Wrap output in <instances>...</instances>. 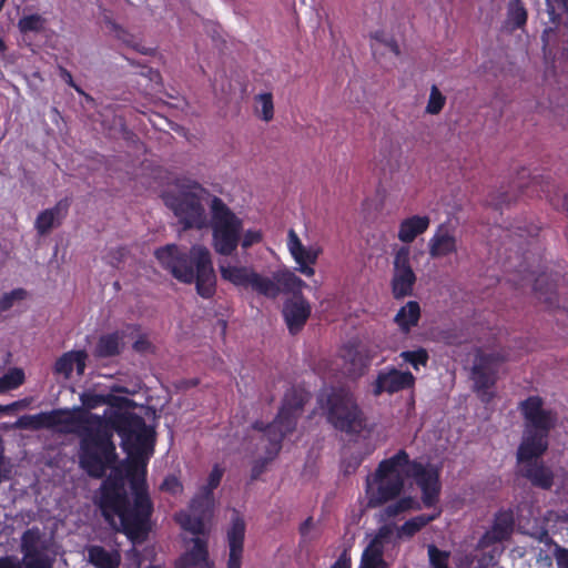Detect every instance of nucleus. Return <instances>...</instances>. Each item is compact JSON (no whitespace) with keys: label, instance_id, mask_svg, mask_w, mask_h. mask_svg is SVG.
Instances as JSON below:
<instances>
[{"label":"nucleus","instance_id":"obj_16","mask_svg":"<svg viewBox=\"0 0 568 568\" xmlns=\"http://www.w3.org/2000/svg\"><path fill=\"white\" fill-rule=\"evenodd\" d=\"M246 524L237 509L232 510L231 523L226 530V539L230 548L227 568H241L244 550Z\"/></svg>","mask_w":568,"mask_h":568},{"label":"nucleus","instance_id":"obj_13","mask_svg":"<svg viewBox=\"0 0 568 568\" xmlns=\"http://www.w3.org/2000/svg\"><path fill=\"white\" fill-rule=\"evenodd\" d=\"M416 274L410 265V248L400 246L393 261V276L390 281L392 294L395 300L410 296L416 283Z\"/></svg>","mask_w":568,"mask_h":568},{"label":"nucleus","instance_id":"obj_29","mask_svg":"<svg viewBox=\"0 0 568 568\" xmlns=\"http://www.w3.org/2000/svg\"><path fill=\"white\" fill-rule=\"evenodd\" d=\"M440 516V510L434 514H422L406 520L399 528H397L398 538H412L426 527L432 521Z\"/></svg>","mask_w":568,"mask_h":568},{"label":"nucleus","instance_id":"obj_22","mask_svg":"<svg viewBox=\"0 0 568 568\" xmlns=\"http://www.w3.org/2000/svg\"><path fill=\"white\" fill-rule=\"evenodd\" d=\"M514 524L511 510H499L495 515L491 528L479 538L477 547L484 549L508 539L513 532Z\"/></svg>","mask_w":568,"mask_h":568},{"label":"nucleus","instance_id":"obj_33","mask_svg":"<svg viewBox=\"0 0 568 568\" xmlns=\"http://www.w3.org/2000/svg\"><path fill=\"white\" fill-rule=\"evenodd\" d=\"M527 10L525 9L521 0H510L507 11V22L511 28H523L527 22Z\"/></svg>","mask_w":568,"mask_h":568},{"label":"nucleus","instance_id":"obj_43","mask_svg":"<svg viewBox=\"0 0 568 568\" xmlns=\"http://www.w3.org/2000/svg\"><path fill=\"white\" fill-rule=\"evenodd\" d=\"M535 184V179L529 181V183H520V182H516L515 186L517 189V193L516 194H510L508 191H505V192H501L500 193V196H499V200H498V203L499 204H508L510 203L513 200H515L518 195H524V194H529V190L531 187V185Z\"/></svg>","mask_w":568,"mask_h":568},{"label":"nucleus","instance_id":"obj_36","mask_svg":"<svg viewBox=\"0 0 568 568\" xmlns=\"http://www.w3.org/2000/svg\"><path fill=\"white\" fill-rule=\"evenodd\" d=\"M404 362L410 364L414 369L418 371L420 366H426L429 355L426 348L419 347L415 351H404L399 354Z\"/></svg>","mask_w":568,"mask_h":568},{"label":"nucleus","instance_id":"obj_28","mask_svg":"<svg viewBox=\"0 0 568 568\" xmlns=\"http://www.w3.org/2000/svg\"><path fill=\"white\" fill-rule=\"evenodd\" d=\"M88 561L95 568H119L121 555L118 550H106L99 545L87 548Z\"/></svg>","mask_w":568,"mask_h":568},{"label":"nucleus","instance_id":"obj_54","mask_svg":"<svg viewBox=\"0 0 568 568\" xmlns=\"http://www.w3.org/2000/svg\"><path fill=\"white\" fill-rule=\"evenodd\" d=\"M539 542L545 544L547 547H554L556 549V545H558L548 534L546 529L541 530L537 537Z\"/></svg>","mask_w":568,"mask_h":568},{"label":"nucleus","instance_id":"obj_14","mask_svg":"<svg viewBox=\"0 0 568 568\" xmlns=\"http://www.w3.org/2000/svg\"><path fill=\"white\" fill-rule=\"evenodd\" d=\"M416 378L409 372H403L395 367H389L379 371L375 382L373 383V395L381 396L384 393L395 394L404 389H409L415 386Z\"/></svg>","mask_w":568,"mask_h":568},{"label":"nucleus","instance_id":"obj_5","mask_svg":"<svg viewBox=\"0 0 568 568\" xmlns=\"http://www.w3.org/2000/svg\"><path fill=\"white\" fill-rule=\"evenodd\" d=\"M408 463V453L399 449L393 456L381 460L375 471L366 478L367 504L377 508L398 498L405 487L402 467Z\"/></svg>","mask_w":568,"mask_h":568},{"label":"nucleus","instance_id":"obj_38","mask_svg":"<svg viewBox=\"0 0 568 568\" xmlns=\"http://www.w3.org/2000/svg\"><path fill=\"white\" fill-rule=\"evenodd\" d=\"M18 27L22 33L39 32L44 28V20L39 14H31L21 18Z\"/></svg>","mask_w":568,"mask_h":568},{"label":"nucleus","instance_id":"obj_46","mask_svg":"<svg viewBox=\"0 0 568 568\" xmlns=\"http://www.w3.org/2000/svg\"><path fill=\"white\" fill-rule=\"evenodd\" d=\"M161 490L176 495L182 491L183 486L175 476H168L160 486Z\"/></svg>","mask_w":568,"mask_h":568},{"label":"nucleus","instance_id":"obj_31","mask_svg":"<svg viewBox=\"0 0 568 568\" xmlns=\"http://www.w3.org/2000/svg\"><path fill=\"white\" fill-rule=\"evenodd\" d=\"M393 501L394 503L388 504L383 510L384 516H386L387 518L396 517L409 510L422 509L419 501H417L413 496H399Z\"/></svg>","mask_w":568,"mask_h":568},{"label":"nucleus","instance_id":"obj_48","mask_svg":"<svg viewBox=\"0 0 568 568\" xmlns=\"http://www.w3.org/2000/svg\"><path fill=\"white\" fill-rule=\"evenodd\" d=\"M331 568H352L351 556L346 549L342 551Z\"/></svg>","mask_w":568,"mask_h":568},{"label":"nucleus","instance_id":"obj_53","mask_svg":"<svg viewBox=\"0 0 568 568\" xmlns=\"http://www.w3.org/2000/svg\"><path fill=\"white\" fill-rule=\"evenodd\" d=\"M0 568H22V565L17 558L3 557L0 558Z\"/></svg>","mask_w":568,"mask_h":568},{"label":"nucleus","instance_id":"obj_26","mask_svg":"<svg viewBox=\"0 0 568 568\" xmlns=\"http://www.w3.org/2000/svg\"><path fill=\"white\" fill-rule=\"evenodd\" d=\"M430 225L428 215H412L404 219L398 226L397 237L402 243L409 244L424 234Z\"/></svg>","mask_w":568,"mask_h":568},{"label":"nucleus","instance_id":"obj_52","mask_svg":"<svg viewBox=\"0 0 568 568\" xmlns=\"http://www.w3.org/2000/svg\"><path fill=\"white\" fill-rule=\"evenodd\" d=\"M72 88H73V90L78 91L80 94L83 95L84 101L81 103L85 110H90L95 106L94 100L90 95L85 94L74 82L72 84Z\"/></svg>","mask_w":568,"mask_h":568},{"label":"nucleus","instance_id":"obj_11","mask_svg":"<svg viewBox=\"0 0 568 568\" xmlns=\"http://www.w3.org/2000/svg\"><path fill=\"white\" fill-rule=\"evenodd\" d=\"M214 495L200 490L190 501V511L180 513L176 517L181 527L195 536L205 534V524L214 510Z\"/></svg>","mask_w":568,"mask_h":568},{"label":"nucleus","instance_id":"obj_55","mask_svg":"<svg viewBox=\"0 0 568 568\" xmlns=\"http://www.w3.org/2000/svg\"><path fill=\"white\" fill-rule=\"evenodd\" d=\"M272 423L265 425L262 420H256L252 424V428L255 429V430H258V432H262L263 435L261 437V440L263 443H266L267 444V436H266V430L268 428V426L271 425Z\"/></svg>","mask_w":568,"mask_h":568},{"label":"nucleus","instance_id":"obj_24","mask_svg":"<svg viewBox=\"0 0 568 568\" xmlns=\"http://www.w3.org/2000/svg\"><path fill=\"white\" fill-rule=\"evenodd\" d=\"M69 213V203L67 200L60 201L54 207L42 211L36 219L34 227L40 235L49 233L52 229L60 225L61 221Z\"/></svg>","mask_w":568,"mask_h":568},{"label":"nucleus","instance_id":"obj_50","mask_svg":"<svg viewBox=\"0 0 568 568\" xmlns=\"http://www.w3.org/2000/svg\"><path fill=\"white\" fill-rule=\"evenodd\" d=\"M85 353L83 351H73V364L77 365L78 374H83Z\"/></svg>","mask_w":568,"mask_h":568},{"label":"nucleus","instance_id":"obj_63","mask_svg":"<svg viewBox=\"0 0 568 568\" xmlns=\"http://www.w3.org/2000/svg\"><path fill=\"white\" fill-rule=\"evenodd\" d=\"M562 3H564V7L566 8V10L568 11V0H562Z\"/></svg>","mask_w":568,"mask_h":568},{"label":"nucleus","instance_id":"obj_6","mask_svg":"<svg viewBox=\"0 0 568 568\" xmlns=\"http://www.w3.org/2000/svg\"><path fill=\"white\" fill-rule=\"evenodd\" d=\"M222 280L236 287L251 288L258 295L267 298H276L281 293V286L285 292H301L304 281L293 272L286 271L272 278L257 273L253 266L246 265H220Z\"/></svg>","mask_w":568,"mask_h":568},{"label":"nucleus","instance_id":"obj_40","mask_svg":"<svg viewBox=\"0 0 568 568\" xmlns=\"http://www.w3.org/2000/svg\"><path fill=\"white\" fill-rule=\"evenodd\" d=\"M27 296V291L23 288H14L8 293H4L0 296V312L8 311L11 308L16 302L24 300Z\"/></svg>","mask_w":568,"mask_h":568},{"label":"nucleus","instance_id":"obj_4","mask_svg":"<svg viewBox=\"0 0 568 568\" xmlns=\"http://www.w3.org/2000/svg\"><path fill=\"white\" fill-rule=\"evenodd\" d=\"M306 400L307 394L302 389L293 387L285 393L282 406L266 430L267 445H265V456L256 459L252 466V480L260 478L265 471L267 464L281 452L284 437L295 430L297 419Z\"/></svg>","mask_w":568,"mask_h":568},{"label":"nucleus","instance_id":"obj_62","mask_svg":"<svg viewBox=\"0 0 568 568\" xmlns=\"http://www.w3.org/2000/svg\"><path fill=\"white\" fill-rule=\"evenodd\" d=\"M65 75L68 77L67 82H68L69 84H71V74H70V73H68V72H65Z\"/></svg>","mask_w":568,"mask_h":568},{"label":"nucleus","instance_id":"obj_17","mask_svg":"<svg viewBox=\"0 0 568 568\" xmlns=\"http://www.w3.org/2000/svg\"><path fill=\"white\" fill-rule=\"evenodd\" d=\"M21 548L26 568H50L51 559L43 549L38 529H29L22 535Z\"/></svg>","mask_w":568,"mask_h":568},{"label":"nucleus","instance_id":"obj_64","mask_svg":"<svg viewBox=\"0 0 568 568\" xmlns=\"http://www.w3.org/2000/svg\"><path fill=\"white\" fill-rule=\"evenodd\" d=\"M519 174H520V176H521V178H525V175H526V170H525V169H523V170H521V172H520Z\"/></svg>","mask_w":568,"mask_h":568},{"label":"nucleus","instance_id":"obj_12","mask_svg":"<svg viewBox=\"0 0 568 568\" xmlns=\"http://www.w3.org/2000/svg\"><path fill=\"white\" fill-rule=\"evenodd\" d=\"M505 357L500 353H481L479 352L471 368V378L476 393L485 400L488 390L493 388L497 382V374ZM490 395L486 402L490 399Z\"/></svg>","mask_w":568,"mask_h":568},{"label":"nucleus","instance_id":"obj_2","mask_svg":"<svg viewBox=\"0 0 568 568\" xmlns=\"http://www.w3.org/2000/svg\"><path fill=\"white\" fill-rule=\"evenodd\" d=\"M525 419V429L517 449V462L521 464L520 473L534 487L550 490L554 486L555 474L539 458L548 449V437L555 427L557 417L550 409L544 408L539 396H529L519 404Z\"/></svg>","mask_w":568,"mask_h":568},{"label":"nucleus","instance_id":"obj_58","mask_svg":"<svg viewBox=\"0 0 568 568\" xmlns=\"http://www.w3.org/2000/svg\"><path fill=\"white\" fill-rule=\"evenodd\" d=\"M373 39L384 43L386 41V38H385V34L383 31H376L373 36H372Z\"/></svg>","mask_w":568,"mask_h":568},{"label":"nucleus","instance_id":"obj_10","mask_svg":"<svg viewBox=\"0 0 568 568\" xmlns=\"http://www.w3.org/2000/svg\"><path fill=\"white\" fill-rule=\"evenodd\" d=\"M402 471L405 479H413L420 489L422 501L425 507L430 508L438 503L442 490L438 467L408 457V463L402 467Z\"/></svg>","mask_w":568,"mask_h":568},{"label":"nucleus","instance_id":"obj_19","mask_svg":"<svg viewBox=\"0 0 568 568\" xmlns=\"http://www.w3.org/2000/svg\"><path fill=\"white\" fill-rule=\"evenodd\" d=\"M287 248L298 265L297 270L305 276H313L315 274L313 265L316 264L321 250L305 247L293 229L287 233Z\"/></svg>","mask_w":568,"mask_h":568},{"label":"nucleus","instance_id":"obj_49","mask_svg":"<svg viewBox=\"0 0 568 568\" xmlns=\"http://www.w3.org/2000/svg\"><path fill=\"white\" fill-rule=\"evenodd\" d=\"M152 347L146 336L142 335L133 343V349L139 353L148 352Z\"/></svg>","mask_w":568,"mask_h":568},{"label":"nucleus","instance_id":"obj_59","mask_svg":"<svg viewBox=\"0 0 568 568\" xmlns=\"http://www.w3.org/2000/svg\"><path fill=\"white\" fill-rule=\"evenodd\" d=\"M18 406H20V402H14V403H12L11 405H8V406H1L0 405V413H3V412H6V410H8L10 408L18 407Z\"/></svg>","mask_w":568,"mask_h":568},{"label":"nucleus","instance_id":"obj_32","mask_svg":"<svg viewBox=\"0 0 568 568\" xmlns=\"http://www.w3.org/2000/svg\"><path fill=\"white\" fill-rule=\"evenodd\" d=\"M255 114L265 122H270L274 118L273 94L265 92L254 98Z\"/></svg>","mask_w":568,"mask_h":568},{"label":"nucleus","instance_id":"obj_20","mask_svg":"<svg viewBox=\"0 0 568 568\" xmlns=\"http://www.w3.org/2000/svg\"><path fill=\"white\" fill-rule=\"evenodd\" d=\"M311 304L302 296L288 298L283 304L282 314L290 334L296 335L305 326L311 316Z\"/></svg>","mask_w":568,"mask_h":568},{"label":"nucleus","instance_id":"obj_51","mask_svg":"<svg viewBox=\"0 0 568 568\" xmlns=\"http://www.w3.org/2000/svg\"><path fill=\"white\" fill-rule=\"evenodd\" d=\"M516 230L519 232V237H525L527 235L528 237L535 239L538 236L540 229L536 225H530L529 227L523 229L521 226H517Z\"/></svg>","mask_w":568,"mask_h":568},{"label":"nucleus","instance_id":"obj_57","mask_svg":"<svg viewBox=\"0 0 568 568\" xmlns=\"http://www.w3.org/2000/svg\"><path fill=\"white\" fill-rule=\"evenodd\" d=\"M313 526V518L312 517H308L306 518L300 526V532L301 535L305 536L308 530L311 529V527Z\"/></svg>","mask_w":568,"mask_h":568},{"label":"nucleus","instance_id":"obj_39","mask_svg":"<svg viewBox=\"0 0 568 568\" xmlns=\"http://www.w3.org/2000/svg\"><path fill=\"white\" fill-rule=\"evenodd\" d=\"M53 373L58 382L69 379L71 375V352H65L55 362Z\"/></svg>","mask_w":568,"mask_h":568},{"label":"nucleus","instance_id":"obj_7","mask_svg":"<svg viewBox=\"0 0 568 568\" xmlns=\"http://www.w3.org/2000/svg\"><path fill=\"white\" fill-rule=\"evenodd\" d=\"M207 193L199 182L187 181L179 185L176 193L165 194L163 200L184 230H202L207 226V217L202 204L203 196Z\"/></svg>","mask_w":568,"mask_h":568},{"label":"nucleus","instance_id":"obj_37","mask_svg":"<svg viewBox=\"0 0 568 568\" xmlns=\"http://www.w3.org/2000/svg\"><path fill=\"white\" fill-rule=\"evenodd\" d=\"M446 103V97L440 92L437 85H432L426 113L436 115L442 112Z\"/></svg>","mask_w":568,"mask_h":568},{"label":"nucleus","instance_id":"obj_1","mask_svg":"<svg viewBox=\"0 0 568 568\" xmlns=\"http://www.w3.org/2000/svg\"><path fill=\"white\" fill-rule=\"evenodd\" d=\"M155 432L133 412L105 410L90 416L81 439L80 465L93 478L110 475L100 488L99 507L105 520L120 519L132 544L144 542L152 530L154 505L146 467L154 453Z\"/></svg>","mask_w":568,"mask_h":568},{"label":"nucleus","instance_id":"obj_25","mask_svg":"<svg viewBox=\"0 0 568 568\" xmlns=\"http://www.w3.org/2000/svg\"><path fill=\"white\" fill-rule=\"evenodd\" d=\"M192 548L179 558L176 567L193 568L205 565L206 568H212L209 562L207 540L196 536L192 539Z\"/></svg>","mask_w":568,"mask_h":568},{"label":"nucleus","instance_id":"obj_44","mask_svg":"<svg viewBox=\"0 0 568 568\" xmlns=\"http://www.w3.org/2000/svg\"><path fill=\"white\" fill-rule=\"evenodd\" d=\"M262 240H263V234L261 231L250 229V230H246L244 233L242 232L240 245L244 250H247L251 246L261 243Z\"/></svg>","mask_w":568,"mask_h":568},{"label":"nucleus","instance_id":"obj_23","mask_svg":"<svg viewBox=\"0 0 568 568\" xmlns=\"http://www.w3.org/2000/svg\"><path fill=\"white\" fill-rule=\"evenodd\" d=\"M558 280L559 277L557 273L541 272L534 281V292L537 298L548 307L560 306Z\"/></svg>","mask_w":568,"mask_h":568},{"label":"nucleus","instance_id":"obj_3","mask_svg":"<svg viewBox=\"0 0 568 568\" xmlns=\"http://www.w3.org/2000/svg\"><path fill=\"white\" fill-rule=\"evenodd\" d=\"M160 265L183 284H195L196 293L205 300L216 293V274L210 250L202 244L180 247L166 244L155 250Z\"/></svg>","mask_w":568,"mask_h":568},{"label":"nucleus","instance_id":"obj_34","mask_svg":"<svg viewBox=\"0 0 568 568\" xmlns=\"http://www.w3.org/2000/svg\"><path fill=\"white\" fill-rule=\"evenodd\" d=\"M383 549L367 546L363 551L359 568H388V564L383 558Z\"/></svg>","mask_w":568,"mask_h":568},{"label":"nucleus","instance_id":"obj_56","mask_svg":"<svg viewBox=\"0 0 568 568\" xmlns=\"http://www.w3.org/2000/svg\"><path fill=\"white\" fill-rule=\"evenodd\" d=\"M384 44L397 57L400 54L399 45L397 41L393 38L386 39Z\"/></svg>","mask_w":568,"mask_h":568},{"label":"nucleus","instance_id":"obj_42","mask_svg":"<svg viewBox=\"0 0 568 568\" xmlns=\"http://www.w3.org/2000/svg\"><path fill=\"white\" fill-rule=\"evenodd\" d=\"M394 534V527L392 525H383L378 528L376 535L371 540L368 546L384 550V542H387Z\"/></svg>","mask_w":568,"mask_h":568},{"label":"nucleus","instance_id":"obj_30","mask_svg":"<svg viewBox=\"0 0 568 568\" xmlns=\"http://www.w3.org/2000/svg\"><path fill=\"white\" fill-rule=\"evenodd\" d=\"M83 407L87 409L97 408L103 404H110L115 409L122 408L124 405L131 404V400L124 397L104 396L94 393H82L80 396Z\"/></svg>","mask_w":568,"mask_h":568},{"label":"nucleus","instance_id":"obj_27","mask_svg":"<svg viewBox=\"0 0 568 568\" xmlns=\"http://www.w3.org/2000/svg\"><path fill=\"white\" fill-rule=\"evenodd\" d=\"M420 320V305L416 301H408L394 317V323L403 334H409Z\"/></svg>","mask_w":568,"mask_h":568},{"label":"nucleus","instance_id":"obj_47","mask_svg":"<svg viewBox=\"0 0 568 568\" xmlns=\"http://www.w3.org/2000/svg\"><path fill=\"white\" fill-rule=\"evenodd\" d=\"M554 557L557 562L558 568H568V549L561 547L560 545H556V549L554 551Z\"/></svg>","mask_w":568,"mask_h":568},{"label":"nucleus","instance_id":"obj_61","mask_svg":"<svg viewBox=\"0 0 568 568\" xmlns=\"http://www.w3.org/2000/svg\"><path fill=\"white\" fill-rule=\"evenodd\" d=\"M79 409L73 407L72 408V412H73V425L75 424V420H77V417H75V413L78 412ZM75 433V429L73 428V434Z\"/></svg>","mask_w":568,"mask_h":568},{"label":"nucleus","instance_id":"obj_60","mask_svg":"<svg viewBox=\"0 0 568 568\" xmlns=\"http://www.w3.org/2000/svg\"><path fill=\"white\" fill-rule=\"evenodd\" d=\"M7 49L6 43L3 39L0 37V52H4Z\"/></svg>","mask_w":568,"mask_h":568},{"label":"nucleus","instance_id":"obj_35","mask_svg":"<svg viewBox=\"0 0 568 568\" xmlns=\"http://www.w3.org/2000/svg\"><path fill=\"white\" fill-rule=\"evenodd\" d=\"M26 376L22 368H10L2 377H0V393L16 389L24 383Z\"/></svg>","mask_w":568,"mask_h":568},{"label":"nucleus","instance_id":"obj_9","mask_svg":"<svg viewBox=\"0 0 568 568\" xmlns=\"http://www.w3.org/2000/svg\"><path fill=\"white\" fill-rule=\"evenodd\" d=\"M327 422L337 430L358 434L364 428L365 417L354 394L345 387H334L322 400Z\"/></svg>","mask_w":568,"mask_h":568},{"label":"nucleus","instance_id":"obj_45","mask_svg":"<svg viewBox=\"0 0 568 568\" xmlns=\"http://www.w3.org/2000/svg\"><path fill=\"white\" fill-rule=\"evenodd\" d=\"M103 23H104L105 28L108 29V31L110 33H113L115 38H118L119 40H122L123 42L129 43V40H128L129 33L124 29H122L114 20H112L108 16H104Z\"/></svg>","mask_w":568,"mask_h":568},{"label":"nucleus","instance_id":"obj_8","mask_svg":"<svg viewBox=\"0 0 568 568\" xmlns=\"http://www.w3.org/2000/svg\"><path fill=\"white\" fill-rule=\"evenodd\" d=\"M210 213L212 246L219 255L231 256L240 245L243 221L215 195L210 203Z\"/></svg>","mask_w":568,"mask_h":568},{"label":"nucleus","instance_id":"obj_18","mask_svg":"<svg viewBox=\"0 0 568 568\" xmlns=\"http://www.w3.org/2000/svg\"><path fill=\"white\" fill-rule=\"evenodd\" d=\"M140 331L138 324H126L122 329L103 334L99 337L93 354L98 358H110L121 354L124 338Z\"/></svg>","mask_w":568,"mask_h":568},{"label":"nucleus","instance_id":"obj_41","mask_svg":"<svg viewBox=\"0 0 568 568\" xmlns=\"http://www.w3.org/2000/svg\"><path fill=\"white\" fill-rule=\"evenodd\" d=\"M224 475V468H222L219 464H215L207 477V483L201 487L200 490L205 491L210 495H214V489H216Z\"/></svg>","mask_w":568,"mask_h":568},{"label":"nucleus","instance_id":"obj_21","mask_svg":"<svg viewBox=\"0 0 568 568\" xmlns=\"http://www.w3.org/2000/svg\"><path fill=\"white\" fill-rule=\"evenodd\" d=\"M428 254L432 258H443L458 251V240L455 229L447 223H440L428 241Z\"/></svg>","mask_w":568,"mask_h":568},{"label":"nucleus","instance_id":"obj_15","mask_svg":"<svg viewBox=\"0 0 568 568\" xmlns=\"http://www.w3.org/2000/svg\"><path fill=\"white\" fill-rule=\"evenodd\" d=\"M17 426L24 429L52 428L59 432L68 433L71 426V413L52 410L43 412L36 415L21 416Z\"/></svg>","mask_w":568,"mask_h":568}]
</instances>
